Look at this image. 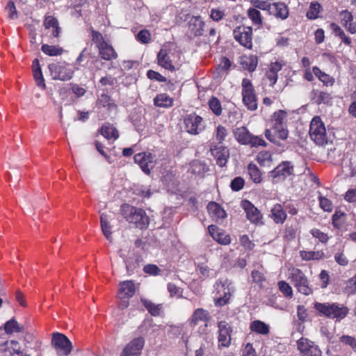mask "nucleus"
Wrapping results in <instances>:
<instances>
[{"instance_id": "obj_52", "label": "nucleus", "mask_w": 356, "mask_h": 356, "mask_svg": "<svg viewBox=\"0 0 356 356\" xmlns=\"http://www.w3.org/2000/svg\"><path fill=\"white\" fill-rule=\"evenodd\" d=\"M345 290L348 294H355L356 293V273L353 277L347 281Z\"/></svg>"}, {"instance_id": "obj_64", "label": "nucleus", "mask_w": 356, "mask_h": 356, "mask_svg": "<svg viewBox=\"0 0 356 356\" xmlns=\"http://www.w3.org/2000/svg\"><path fill=\"white\" fill-rule=\"evenodd\" d=\"M340 341L341 342L351 346L353 349L356 350V339L354 337L343 335L340 338Z\"/></svg>"}, {"instance_id": "obj_31", "label": "nucleus", "mask_w": 356, "mask_h": 356, "mask_svg": "<svg viewBox=\"0 0 356 356\" xmlns=\"http://www.w3.org/2000/svg\"><path fill=\"white\" fill-rule=\"evenodd\" d=\"M313 72L316 76L326 86H332L334 83V79L322 72L318 67H313Z\"/></svg>"}, {"instance_id": "obj_58", "label": "nucleus", "mask_w": 356, "mask_h": 356, "mask_svg": "<svg viewBox=\"0 0 356 356\" xmlns=\"http://www.w3.org/2000/svg\"><path fill=\"white\" fill-rule=\"evenodd\" d=\"M137 40L143 43L147 44L149 42L151 38V34L147 30H142L140 31L136 35Z\"/></svg>"}, {"instance_id": "obj_1", "label": "nucleus", "mask_w": 356, "mask_h": 356, "mask_svg": "<svg viewBox=\"0 0 356 356\" xmlns=\"http://www.w3.org/2000/svg\"><path fill=\"white\" fill-rule=\"evenodd\" d=\"M120 212L127 222L134 224L138 228L144 229L149 225V217L142 209L124 204L121 206Z\"/></svg>"}, {"instance_id": "obj_17", "label": "nucleus", "mask_w": 356, "mask_h": 356, "mask_svg": "<svg viewBox=\"0 0 356 356\" xmlns=\"http://www.w3.org/2000/svg\"><path fill=\"white\" fill-rule=\"evenodd\" d=\"M268 13L277 19L284 20L289 16V8L284 3L276 2L271 4Z\"/></svg>"}, {"instance_id": "obj_62", "label": "nucleus", "mask_w": 356, "mask_h": 356, "mask_svg": "<svg viewBox=\"0 0 356 356\" xmlns=\"http://www.w3.org/2000/svg\"><path fill=\"white\" fill-rule=\"evenodd\" d=\"M215 241L224 245H229L231 243L229 235L227 234L224 230L220 232V234H219V236L217 237Z\"/></svg>"}, {"instance_id": "obj_35", "label": "nucleus", "mask_w": 356, "mask_h": 356, "mask_svg": "<svg viewBox=\"0 0 356 356\" xmlns=\"http://www.w3.org/2000/svg\"><path fill=\"white\" fill-rule=\"evenodd\" d=\"M101 134L107 139L117 140L119 137L116 128L109 123L105 124L101 129Z\"/></svg>"}, {"instance_id": "obj_46", "label": "nucleus", "mask_w": 356, "mask_h": 356, "mask_svg": "<svg viewBox=\"0 0 356 356\" xmlns=\"http://www.w3.org/2000/svg\"><path fill=\"white\" fill-rule=\"evenodd\" d=\"M278 287L280 291L287 298H291L293 296V290L291 286L285 281H280Z\"/></svg>"}, {"instance_id": "obj_54", "label": "nucleus", "mask_w": 356, "mask_h": 356, "mask_svg": "<svg viewBox=\"0 0 356 356\" xmlns=\"http://www.w3.org/2000/svg\"><path fill=\"white\" fill-rule=\"evenodd\" d=\"M227 135V131L225 127L218 125L216 128V138L218 144L221 145Z\"/></svg>"}, {"instance_id": "obj_18", "label": "nucleus", "mask_w": 356, "mask_h": 356, "mask_svg": "<svg viewBox=\"0 0 356 356\" xmlns=\"http://www.w3.org/2000/svg\"><path fill=\"white\" fill-rule=\"evenodd\" d=\"M340 19L341 24L346 30L352 34L356 33V21L354 22L353 15L347 10H342L340 13Z\"/></svg>"}, {"instance_id": "obj_20", "label": "nucleus", "mask_w": 356, "mask_h": 356, "mask_svg": "<svg viewBox=\"0 0 356 356\" xmlns=\"http://www.w3.org/2000/svg\"><path fill=\"white\" fill-rule=\"evenodd\" d=\"M98 49L100 58L105 60H112L118 58V54L114 48L108 42L102 44Z\"/></svg>"}, {"instance_id": "obj_2", "label": "nucleus", "mask_w": 356, "mask_h": 356, "mask_svg": "<svg viewBox=\"0 0 356 356\" xmlns=\"http://www.w3.org/2000/svg\"><path fill=\"white\" fill-rule=\"evenodd\" d=\"M314 308L320 316L340 321L348 314V308L337 302H315Z\"/></svg>"}, {"instance_id": "obj_24", "label": "nucleus", "mask_w": 356, "mask_h": 356, "mask_svg": "<svg viewBox=\"0 0 356 356\" xmlns=\"http://www.w3.org/2000/svg\"><path fill=\"white\" fill-rule=\"evenodd\" d=\"M207 210L211 217L216 219V221L224 219L227 216L225 211L220 205L214 202L209 203Z\"/></svg>"}, {"instance_id": "obj_23", "label": "nucleus", "mask_w": 356, "mask_h": 356, "mask_svg": "<svg viewBox=\"0 0 356 356\" xmlns=\"http://www.w3.org/2000/svg\"><path fill=\"white\" fill-rule=\"evenodd\" d=\"M234 135L240 144L245 145L250 143L252 136L248 129L244 126L235 129Z\"/></svg>"}, {"instance_id": "obj_28", "label": "nucleus", "mask_w": 356, "mask_h": 356, "mask_svg": "<svg viewBox=\"0 0 356 356\" xmlns=\"http://www.w3.org/2000/svg\"><path fill=\"white\" fill-rule=\"evenodd\" d=\"M271 218L275 223H284L286 218V213L281 204H275L271 209Z\"/></svg>"}, {"instance_id": "obj_60", "label": "nucleus", "mask_w": 356, "mask_h": 356, "mask_svg": "<svg viewBox=\"0 0 356 356\" xmlns=\"http://www.w3.org/2000/svg\"><path fill=\"white\" fill-rule=\"evenodd\" d=\"M225 15L224 10L218 8H213L210 13V17L216 22H218L222 19Z\"/></svg>"}, {"instance_id": "obj_7", "label": "nucleus", "mask_w": 356, "mask_h": 356, "mask_svg": "<svg viewBox=\"0 0 356 356\" xmlns=\"http://www.w3.org/2000/svg\"><path fill=\"white\" fill-rule=\"evenodd\" d=\"M241 87L243 104L248 110L255 111L257 108V100L251 81L244 78L242 81Z\"/></svg>"}, {"instance_id": "obj_61", "label": "nucleus", "mask_w": 356, "mask_h": 356, "mask_svg": "<svg viewBox=\"0 0 356 356\" xmlns=\"http://www.w3.org/2000/svg\"><path fill=\"white\" fill-rule=\"evenodd\" d=\"M321 207L325 211H331L332 210V204L330 200L324 197H319Z\"/></svg>"}, {"instance_id": "obj_29", "label": "nucleus", "mask_w": 356, "mask_h": 356, "mask_svg": "<svg viewBox=\"0 0 356 356\" xmlns=\"http://www.w3.org/2000/svg\"><path fill=\"white\" fill-rule=\"evenodd\" d=\"M250 329L251 331L261 335H267L270 331L269 326L259 320L252 321L250 325Z\"/></svg>"}, {"instance_id": "obj_39", "label": "nucleus", "mask_w": 356, "mask_h": 356, "mask_svg": "<svg viewBox=\"0 0 356 356\" xmlns=\"http://www.w3.org/2000/svg\"><path fill=\"white\" fill-rule=\"evenodd\" d=\"M257 160L261 165L270 167L273 161L272 154L267 151L261 152L258 154Z\"/></svg>"}, {"instance_id": "obj_14", "label": "nucleus", "mask_w": 356, "mask_h": 356, "mask_svg": "<svg viewBox=\"0 0 356 356\" xmlns=\"http://www.w3.org/2000/svg\"><path fill=\"white\" fill-rule=\"evenodd\" d=\"M232 332V327L227 322L221 321L218 323L219 346L228 347L230 345Z\"/></svg>"}, {"instance_id": "obj_42", "label": "nucleus", "mask_w": 356, "mask_h": 356, "mask_svg": "<svg viewBox=\"0 0 356 356\" xmlns=\"http://www.w3.org/2000/svg\"><path fill=\"white\" fill-rule=\"evenodd\" d=\"M188 28L194 35H200V20L199 17H193L188 22Z\"/></svg>"}, {"instance_id": "obj_44", "label": "nucleus", "mask_w": 356, "mask_h": 356, "mask_svg": "<svg viewBox=\"0 0 356 356\" xmlns=\"http://www.w3.org/2000/svg\"><path fill=\"white\" fill-rule=\"evenodd\" d=\"M321 5L317 3H312L309 10L307 12L306 16L309 19H315L318 17Z\"/></svg>"}, {"instance_id": "obj_40", "label": "nucleus", "mask_w": 356, "mask_h": 356, "mask_svg": "<svg viewBox=\"0 0 356 356\" xmlns=\"http://www.w3.org/2000/svg\"><path fill=\"white\" fill-rule=\"evenodd\" d=\"M41 50L43 53L49 56H60L63 52V49L61 47L49 44H43L42 46Z\"/></svg>"}, {"instance_id": "obj_38", "label": "nucleus", "mask_w": 356, "mask_h": 356, "mask_svg": "<svg viewBox=\"0 0 356 356\" xmlns=\"http://www.w3.org/2000/svg\"><path fill=\"white\" fill-rule=\"evenodd\" d=\"M4 330L6 334H10L14 332H22L24 327L15 318H11L5 323Z\"/></svg>"}, {"instance_id": "obj_53", "label": "nucleus", "mask_w": 356, "mask_h": 356, "mask_svg": "<svg viewBox=\"0 0 356 356\" xmlns=\"http://www.w3.org/2000/svg\"><path fill=\"white\" fill-rule=\"evenodd\" d=\"M231 66V60L227 57H222L220 59V63L218 65L217 70H219V72H225V73L227 74V72Z\"/></svg>"}, {"instance_id": "obj_32", "label": "nucleus", "mask_w": 356, "mask_h": 356, "mask_svg": "<svg viewBox=\"0 0 356 356\" xmlns=\"http://www.w3.org/2000/svg\"><path fill=\"white\" fill-rule=\"evenodd\" d=\"M258 63L257 57L254 55H250L249 56H243L241 58V64L242 67L249 72H253L255 70Z\"/></svg>"}, {"instance_id": "obj_15", "label": "nucleus", "mask_w": 356, "mask_h": 356, "mask_svg": "<svg viewBox=\"0 0 356 356\" xmlns=\"http://www.w3.org/2000/svg\"><path fill=\"white\" fill-rule=\"evenodd\" d=\"M144 343L145 340L143 337L133 339L125 346L120 356H140Z\"/></svg>"}, {"instance_id": "obj_4", "label": "nucleus", "mask_w": 356, "mask_h": 356, "mask_svg": "<svg viewBox=\"0 0 356 356\" xmlns=\"http://www.w3.org/2000/svg\"><path fill=\"white\" fill-rule=\"evenodd\" d=\"M215 289L218 296L215 298V305L218 307L227 305L232 293L234 291L232 282L227 279L219 280L216 283Z\"/></svg>"}, {"instance_id": "obj_11", "label": "nucleus", "mask_w": 356, "mask_h": 356, "mask_svg": "<svg viewBox=\"0 0 356 356\" xmlns=\"http://www.w3.org/2000/svg\"><path fill=\"white\" fill-rule=\"evenodd\" d=\"M293 174V165L290 161H282L270 172V176L275 179V181L284 180L287 177Z\"/></svg>"}, {"instance_id": "obj_50", "label": "nucleus", "mask_w": 356, "mask_h": 356, "mask_svg": "<svg viewBox=\"0 0 356 356\" xmlns=\"http://www.w3.org/2000/svg\"><path fill=\"white\" fill-rule=\"evenodd\" d=\"M91 36L92 41L96 44L97 48L106 42L102 33L97 31L91 29Z\"/></svg>"}, {"instance_id": "obj_19", "label": "nucleus", "mask_w": 356, "mask_h": 356, "mask_svg": "<svg viewBox=\"0 0 356 356\" xmlns=\"http://www.w3.org/2000/svg\"><path fill=\"white\" fill-rule=\"evenodd\" d=\"M135 284L132 281H124L120 283L118 296L120 299L129 298L135 293Z\"/></svg>"}, {"instance_id": "obj_10", "label": "nucleus", "mask_w": 356, "mask_h": 356, "mask_svg": "<svg viewBox=\"0 0 356 356\" xmlns=\"http://www.w3.org/2000/svg\"><path fill=\"white\" fill-rule=\"evenodd\" d=\"M233 35L234 39L238 42L241 45L248 49H251L252 47V29L250 26H238L236 27L234 31Z\"/></svg>"}, {"instance_id": "obj_9", "label": "nucleus", "mask_w": 356, "mask_h": 356, "mask_svg": "<svg viewBox=\"0 0 356 356\" xmlns=\"http://www.w3.org/2000/svg\"><path fill=\"white\" fill-rule=\"evenodd\" d=\"M298 350L301 356H322V351L314 342L302 337L297 341Z\"/></svg>"}, {"instance_id": "obj_33", "label": "nucleus", "mask_w": 356, "mask_h": 356, "mask_svg": "<svg viewBox=\"0 0 356 356\" xmlns=\"http://www.w3.org/2000/svg\"><path fill=\"white\" fill-rule=\"evenodd\" d=\"M248 172L254 183L259 184L262 181V173L256 164L250 163L248 165Z\"/></svg>"}, {"instance_id": "obj_13", "label": "nucleus", "mask_w": 356, "mask_h": 356, "mask_svg": "<svg viewBox=\"0 0 356 356\" xmlns=\"http://www.w3.org/2000/svg\"><path fill=\"white\" fill-rule=\"evenodd\" d=\"M210 152L219 166L223 167L226 165L229 158V152L227 147L220 144L212 145L210 147Z\"/></svg>"}, {"instance_id": "obj_41", "label": "nucleus", "mask_w": 356, "mask_h": 356, "mask_svg": "<svg viewBox=\"0 0 356 356\" xmlns=\"http://www.w3.org/2000/svg\"><path fill=\"white\" fill-rule=\"evenodd\" d=\"M209 108L217 116L222 114V106L220 102L215 97H212L208 102Z\"/></svg>"}, {"instance_id": "obj_26", "label": "nucleus", "mask_w": 356, "mask_h": 356, "mask_svg": "<svg viewBox=\"0 0 356 356\" xmlns=\"http://www.w3.org/2000/svg\"><path fill=\"white\" fill-rule=\"evenodd\" d=\"M33 73L37 86L44 90L46 88V85L44 83L42 70L40 66L39 60L37 58L33 61Z\"/></svg>"}, {"instance_id": "obj_57", "label": "nucleus", "mask_w": 356, "mask_h": 356, "mask_svg": "<svg viewBox=\"0 0 356 356\" xmlns=\"http://www.w3.org/2000/svg\"><path fill=\"white\" fill-rule=\"evenodd\" d=\"M6 10L8 13V16L10 19H17L18 15L16 10L15 5L13 1H9L6 6Z\"/></svg>"}, {"instance_id": "obj_3", "label": "nucleus", "mask_w": 356, "mask_h": 356, "mask_svg": "<svg viewBox=\"0 0 356 356\" xmlns=\"http://www.w3.org/2000/svg\"><path fill=\"white\" fill-rule=\"evenodd\" d=\"M289 278L291 282L297 291L305 295L310 296L313 294L314 290L312 286L305 275V273L297 268H293L289 270Z\"/></svg>"}, {"instance_id": "obj_6", "label": "nucleus", "mask_w": 356, "mask_h": 356, "mask_svg": "<svg viewBox=\"0 0 356 356\" xmlns=\"http://www.w3.org/2000/svg\"><path fill=\"white\" fill-rule=\"evenodd\" d=\"M309 136L317 145H323L327 143L326 129L319 116H315L310 122Z\"/></svg>"}, {"instance_id": "obj_43", "label": "nucleus", "mask_w": 356, "mask_h": 356, "mask_svg": "<svg viewBox=\"0 0 356 356\" xmlns=\"http://www.w3.org/2000/svg\"><path fill=\"white\" fill-rule=\"evenodd\" d=\"M248 15L249 18L252 20L254 25L260 26L262 24V18L260 12L254 8H250L248 9Z\"/></svg>"}, {"instance_id": "obj_49", "label": "nucleus", "mask_w": 356, "mask_h": 356, "mask_svg": "<svg viewBox=\"0 0 356 356\" xmlns=\"http://www.w3.org/2000/svg\"><path fill=\"white\" fill-rule=\"evenodd\" d=\"M126 268L129 274L134 273L136 268L139 266V258L134 257V258L129 257L128 260L124 261Z\"/></svg>"}, {"instance_id": "obj_27", "label": "nucleus", "mask_w": 356, "mask_h": 356, "mask_svg": "<svg viewBox=\"0 0 356 356\" xmlns=\"http://www.w3.org/2000/svg\"><path fill=\"white\" fill-rule=\"evenodd\" d=\"M101 229L104 236L110 241L113 242L111 227L108 220V216L106 213L100 215Z\"/></svg>"}, {"instance_id": "obj_55", "label": "nucleus", "mask_w": 356, "mask_h": 356, "mask_svg": "<svg viewBox=\"0 0 356 356\" xmlns=\"http://www.w3.org/2000/svg\"><path fill=\"white\" fill-rule=\"evenodd\" d=\"M251 2L254 6V8L267 10L268 12H269L270 6L272 4L267 1L252 0Z\"/></svg>"}, {"instance_id": "obj_47", "label": "nucleus", "mask_w": 356, "mask_h": 356, "mask_svg": "<svg viewBox=\"0 0 356 356\" xmlns=\"http://www.w3.org/2000/svg\"><path fill=\"white\" fill-rule=\"evenodd\" d=\"M302 257L305 260L311 259H321L324 257V252L323 251H310L304 252L301 254Z\"/></svg>"}, {"instance_id": "obj_59", "label": "nucleus", "mask_w": 356, "mask_h": 356, "mask_svg": "<svg viewBox=\"0 0 356 356\" xmlns=\"http://www.w3.org/2000/svg\"><path fill=\"white\" fill-rule=\"evenodd\" d=\"M147 76L149 79L156 80L159 82H165L167 81V79L165 76L152 70L147 71Z\"/></svg>"}, {"instance_id": "obj_36", "label": "nucleus", "mask_w": 356, "mask_h": 356, "mask_svg": "<svg viewBox=\"0 0 356 356\" xmlns=\"http://www.w3.org/2000/svg\"><path fill=\"white\" fill-rule=\"evenodd\" d=\"M97 104L106 108L108 111H113L117 109V105L107 94L101 95L98 98Z\"/></svg>"}, {"instance_id": "obj_8", "label": "nucleus", "mask_w": 356, "mask_h": 356, "mask_svg": "<svg viewBox=\"0 0 356 356\" xmlns=\"http://www.w3.org/2000/svg\"><path fill=\"white\" fill-rule=\"evenodd\" d=\"M51 343L58 356H68L72 350V343L64 334L55 332L52 334Z\"/></svg>"}, {"instance_id": "obj_25", "label": "nucleus", "mask_w": 356, "mask_h": 356, "mask_svg": "<svg viewBox=\"0 0 356 356\" xmlns=\"http://www.w3.org/2000/svg\"><path fill=\"white\" fill-rule=\"evenodd\" d=\"M200 117L193 114L187 115L184 119L186 131L191 134H197L198 124L200 122Z\"/></svg>"}, {"instance_id": "obj_16", "label": "nucleus", "mask_w": 356, "mask_h": 356, "mask_svg": "<svg viewBox=\"0 0 356 356\" xmlns=\"http://www.w3.org/2000/svg\"><path fill=\"white\" fill-rule=\"evenodd\" d=\"M241 206L246 213L247 218L252 223L257 224L261 222L262 216L259 211L255 207L252 202L248 200H243Z\"/></svg>"}, {"instance_id": "obj_5", "label": "nucleus", "mask_w": 356, "mask_h": 356, "mask_svg": "<svg viewBox=\"0 0 356 356\" xmlns=\"http://www.w3.org/2000/svg\"><path fill=\"white\" fill-rule=\"evenodd\" d=\"M48 69L53 80L67 81L74 76V70L65 62L51 63L48 65Z\"/></svg>"}, {"instance_id": "obj_30", "label": "nucleus", "mask_w": 356, "mask_h": 356, "mask_svg": "<svg viewBox=\"0 0 356 356\" xmlns=\"http://www.w3.org/2000/svg\"><path fill=\"white\" fill-rule=\"evenodd\" d=\"M44 26L47 29L52 28L53 36L55 38L58 37L60 32V28L59 26L58 20L54 17H47L44 21Z\"/></svg>"}, {"instance_id": "obj_34", "label": "nucleus", "mask_w": 356, "mask_h": 356, "mask_svg": "<svg viewBox=\"0 0 356 356\" xmlns=\"http://www.w3.org/2000/svg\"><path fill=\"white\" fill-rule=\"evenodd\" d=\"M173 100L165 93L159 94L154 99V104L156 106L169 108L172 106Z\"/></svg>"}, {"instance_id": "obj_37", "label": "nucleus", "mask_w": 356, "mask_h": 356, "mask_svg": "<svg viewBox=\"0 0 356 356\" xmlns=\"http://www.w3.org/2000/svg\"><path fill=\"white\" fill-rule=\"evenodd\" d=\"M287 113L284 110H279L274 113L272 118L274 127L286 126Z\"/></svg>"}, {"instance_id": "obj_63", "label": "nucleus", "mask_w": 356, "mask_h": 356, "mask_svg": "<svg viewBox=\"0 0 356 356\" xmlns=\"http://www.w3.org/2000/svg\"><path fill=\"white\" fill-rule=\"evenodd\" d=\"M143 270L145 273L152 275H157L159 274L161 270L156 265L154 264H147L144 266Z\"/></svg>"}, {"instance_id": "obj_45", "label": "nucleus", "mask_w": 356, "mask_h": 356, "mask_svg": "<svg viewBox=\"0 0 356 356\" xmlns=\"http://www.w3.org/2000/svg\"><path fill=\"white\" fill-rule=\"evenodd\" d=\"M143 305L146 307V309L149 311V312L153 316H158L160 314V311L161 309V306L160 305H156L152 302L147 300H141Z\"/></svg>"}, {"instance_id": "obj_56", "label": "nucleus", "mask_w": 356, "mask_h": 356, "mask_svg": "<svg viewBox=\"0 0 356 356\" xmlns=\"http://www.w3.org/2000/svg\"><path fill=\"white\" fill-rule=\"evenodd\" d=\"M244 186V180L241 177H237L234 178L230 184V187L234 191H241Z\"/></svg>"}, {"instance_id": "obj_51", "label": "nucleus", "mask_w": 356, "mask_h": 356, "mask_svg": "<svg viewBox=\"0 0 356 356\" xmlns=\"http://www.w3.org/2000/svg\"><path fill=\"white\" fill-rule=\"evenodd\" d=\"M310 233L314 238H318L322 243H326L329 240L327 234L322 232L318 229H311Z\"/></svg>"}, {"instance_id": "obj_22", "label": "nucleus", "mask_w": 356, "mask_h": 356, "mask_svg": "<svg viewBox=\"0 0 356 356\" xmlns=\"http://www.w3.org/2000/svg\"><path fill=\"white\" fill-rule=\"evenodd\" d=\"M1 351L5 353H8L9 356H12L15 354L22 355L19 343L17 341L11 340L6 341L1 345Z\"/></svg>"}, {"instance_id": "obj_21", "label": "nucleus", "mask_w": 356, "mask_h": 356, "mask_svg": "<svg viewBox=\"0 0 356 356\" xmlns=\"http://www.w3.org/2000/svg\"><path fill=\"white\" fill-rule=\"evenodd\" d=\"M157 59L159 65L162 67L172 72L175 70L166 49H161L159 51L157 55Z\"/></svg>"}, {"instance_id": "obj_12", "label": "nucleus", "mask_w": 356, "mask_h": 356, "mask_svg": "<svg viewBox=\"0 0 356 356\" xmlns=\"http://www.w3.org/2000/svg\"><path fill=\"white\" fill-rule=\"evenodd\" d=\"M134 161L142 170L149 175L155 164V156L149 152H140L135 154Z\"/></svg>"}, {"instance_id": "obj_48", "label": "nucleus", "mask_w": 356, "mask_h": 356, "mask_svg": "<svg viewBox=\"0 0 356 356\" xmlns=\"http://www.w3.org/2000/svg\"><path fill=\"white\" fill-rule=\"evenodd\" d=\"M332 26H334V33L335 35L339 36L344 44L346 45H350L352 42L351 39L346 35L344 31L339 26L334 24H333Z\"/></svg>"}]
</instances>
